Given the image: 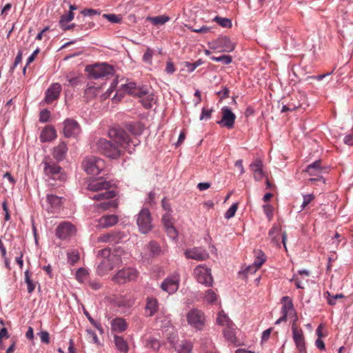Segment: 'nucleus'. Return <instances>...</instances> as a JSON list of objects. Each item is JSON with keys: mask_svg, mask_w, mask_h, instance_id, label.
<instances>
[{"mask_svg": "<svg viewBox=\"0 0 353 353\" xmlns=\"http://www.w3.org/2000/svg\"><path fill=\"white\" fill-rule=\"evenodd\" d=\"M108 136L111 141L99 138L95 141L94 147L99 152L111 159L119 158L130 142L133 143L134 145L137 144L130 140L129 135L123 129L119 127L110 129Z\"/></svg>", "mask_w": 353, "mask_h": 353, "instance_id": "f257e3e1", "label": "nucleus"}, {"mask_svg": "<svg viewBox=\"0 0 353 353\" xmlns=\"http://www.w3.org/2000/svg\"><path fill=\"white\" fill-rule=\"evenodd\" d=\"M121 253L123 250H115L111 252L110 249L105 248L100 250L98 257L101 259L97 266V272L103 276L121 263Z\"/></svg>", "mask_w": 353, "mask_h": 353, "instance_id": "f03ea898", "label": "nucleus"}, {"mask_svg": "<svg viewBox=\"0 0 353 353\" xmlns=\"http://www.w3.org/2000/svg\"><path fill=\"white\" fill-rule=\"evenodd\" d=\"M122 88L129 94L140 98L141 102L147 109L151 108L156 102L154 94L147 86H137V83L130 82L123 85Z\"/></svg>", "mask_w": 353, "mask_h": 353, "instance_id": "7ed1b4c3", "label": "nucleus"}, {"mask_svg": "<svg viewBox=\"0 0 353 353\" xmlns=\"http://www.w3.org/2000/svg\"><path fill=\"white\" fill-rule=\"evenodd\" d=\"M88 190L94 192L104 191V193L95 194L92 196L94 200L101 201L103 199H110L116 196L112 183L103 179H99L90 181L88 184Z\"/></svg>", "mask_w": 353, "mask_h": 353, "instance_id": "20e7f679", "label": "nucleus"}, {"mask_svg": "<svg viewBox=\"0 0 353 353\" xmlns=\"http://www.w3.org/2000/svg\"><path fill=\"white\" fill-rule=\"evenodd\" d=\"M42 164L43 165V172L49 178L61 181L66 180L67 176L63 168L50 157H46Z\"/></svg>", "mask_w": 353, "mask_h": 353, "instance_id": "39448f33", "label": "nucleus"}, {"mask_svg": "<svg viewBox=\"0 0 353 353\" xmlns=\"http://www.w3.org/2000/svg\"><path fill=\"white\" fill-rule=\"evenodd\" d=\"M85 71L88 72L89 79H98L102 78H108L113 75L114 68L107 63L94 64L87 65Z\"/></svg>", "mask_w": 353, "mask_h": 353, "instance_id": "423d86ee", "label": "nucleus"}, {"mask_svg": "<svg viewBox=\"0 0 353 353\" xmlns=\"http://www.w3.org/2000/svg\"><path fill=\"white\" fill-rule=\"evenodd\" d=\"M85 171L88 174L98 175L105 168L104 160L97 157H90L83 163Z\"/></svg>", "mask_w": 353, "mask_h": 353, "instance_id": "0eeeda50", "label": "nucleus"}, {"mask_svg": "<svg viewBox=\"0 0 353 353\" xmlns=\"http://www.w3.org/2000/svg\"><path fill=\"white\" fill-rule=\"evenodd\" d=\"M188 324L193 328L201 330L205 323V315L201 310L194 308L190 310L186 314Z\"/></svg>", "mask_w": 353, "mask_h": 353, "instance_id": "6e6552de", "label": "nucleus"}, {"mask_svg": "<svg viewBox=\"0 0 353 353\" xmlns=\"http://www.w3.org/2000/svg\"><path fill=\"white\" fill-rule=\"evenodd\" d=\"M194 276L196 281L207 287H210L213 283V278L211 275V270L203 265H198L194 270Z\"/></svg>", "mask_w": 353, "mask_h": 353, "instance_id": "1a4fd4ad", "label": "nucleus"}, {"mask_svg": "<svg viewBox=\"0 0 353 353\" xmlns=\"http://www.w3.org/2000/svg\"><path fill=\"white\" fill-rule=\"evenodd\" d=\"M139 272L132 268H125L120 270L114 275L112 280L118 283H124L134 281L137 279Z\"/></svg>", "mask_w": 353, "mask_h": 353, "instance_id": "9d476101", "label": "nucleus"}, {"mask_svg": "<svg viewBox=\"0 0 353 353\" xmlns=\"http://www.w3.org/2000/svg\"><path fill=\"white\" fill-rule=\"evenodd\" d=\"M210 48L220 52H230L234 50V45L227 37H221L209 43Z\"/></svg>", "mask_w": 353, "mask_h": 353, "instance_id": "9b49d317", "label": "nucleus"}, {"mask_svg": "<svg viewBox=\"0 0 353 353\" xmlns=\"http://www.w3.org/2000/svg\"><path fill=\"white\" fill-rule=\"evenodd\" d=\"M151 222L150 211L148 209H143L138 214L137 220V223L141 232L147 234L150 231L152 228Z\"/></svg>", "mask_w": 353, "mask_h": 353, "instance_id": "f8f14e48", "label": "nucleus"}, {"mask_svg": "<svg viewBox=\"0 0 353 353\" xmlns=\"http://www.w3.org/2000/svg\"><path fill=\"white\" fill-rule=\"evenodd\" d=\"M126 237L127 235L124 232L112 230L101 234L98 237L97 241L99 243L117 244L121 243Z\"/></svg>", "mask_w": 353, "mask_h": 353, "instance_id": "ddd939ff", "label": "nucleus"}, {"mask_svg": "<svg viewBox=\"0 0 353 353\" xmlns=\"http://www.w3.org/2000/svg\"><path fill=\"white\" fill-rule=\"evenodd\" d=\"M76 229L69 222L60 223L56 229V235L60 239H66L74 235Z\"/></svg>", "mask_w": 353, "mask_h": 353, "instance_id": "4468645a", "label": "nucleus"}, {"mask_svg": "<svg viewBox=\"0 0 353 353\" xmlns=\"http://www.w3.org/2000/svg\"><path fill=\"white\" fill-rule=\"evenodd\" d=\"M221 113L222 119L221 121H217V123L221 127H225L228 129L233 128L236 119L235 114L227 106L222 108Z\"/></svg>", "mask_w": 353, "mask_h": 353, "instance_id": "2eb2a0df", "label": "nucleus"}, {"mask_svg": "<svg viewBox=\"0 0 353 353\" xmlns=\"http://www.w3.org/2000/svg\"><path fill=\"white\" fill-rule=\"evenodd\" d=\"M281 301L283 304L281 308L282 316L276 321V324L286 321L287 316L294 312L292 301L289 296H283Z\"/></svg>", "mask_w": 353, "mask_h": 353, "instance_id": "dca6fc26", "label": "nucleus"}, {"mask_svg": "<svg viewBox=\"0 0 353 353\" xmlns=\"http://www.w3.org/2000/svg\"><path fill=\"white\" fill-rule=\"evenodd\" d=\"M179 278L177 275H172L166 278L161 283V289L169 293L175 292L179 288Z\"/></svg>", "mask_w": 353, "mask_h": 353, "instance_id": "f3484780", "label": "nucleus"}, {"mask_svg": "<svg viewBox=\"0 0 353 353\" xmlns=\"http://www.w3.org/2000/svg\"><path fill=\"white\" fill-rule=\"evenodd\" d=\"M63 125V134L66 137H75L80 132L79 125L73 119H66Z\"/></svg>", "mask_w": 353, "mask_h": 353, "instance_id": "a211bd4d", "label": "nucleus"}, {"mask_svg": "<svg viewBox=\"0 0 353 353\" xmlns=\"http://www.w3.org/2000/svg\"><path fill=\"white\" fill-rule=\"evenodd\" d=\"M293 339L296 345L297 349L300 352H303L305 350V338L301 329L296 327L295 323L292 324V327Z\"/></svg>", "mask_w": 353, "mask_h": 353, "instance_id": "6ab92c4d", "label": "nucleus"}, {"mask_svg": "<svg viewBox=\"0 0 353 353\" xmlns=\"http://www.w3.org/2000/svg\"><path fill=\"white\" fill-rule=\"evenodd\" d=\"M185 255L188 259L196 261H204L209 257L208 253L201 248H193L185 251Z\"/></svg>", "mask_w": 353, "mask_h": 353, "instance_id": "aec40b11", "label": "nucleus"}, {"mask_svg": "<svg viewBox=\"0 0 353 353\" xmlns=\"http://www.w3.org/2000/svg\"><path fill=\"white\" fill-rule=\"evenodd\" d=\"M119 221V218L115 214L103 215L97 220V227L99 228H108L116 225Z\"/></svg>", "mask_w": 353, "mask_h": 353, "instance_id": "412c9836", "label": "nucleus"}, {"mask_svg": "<svg viewBox=\"0 0 353 353\" xmlns=\"http://www.w3.org/2000/svg\"><path fill=\"white\" fill-rule=\"evenodd\" d=\"M61 91V86L59 83H53L46 92V102L51 103L57 99Z\"/></svg>", "mask_w": 353, "mask_h": 353, "instance_id": "4be33fe9", "label": "nucleus"}, {"mask_svg": "<svg viewBox=\"0 0 353 353\" xmlns=\"http://www.w3.org/2000/svg\"><path fill=\"white\" fill-rule=\"evenodd\" d=\"M159 308L158 301L154 298H147L145 307V314L147 316H152L155 314Z\"/></svg>", "mask_w": 353, "mask_h": 353, "instance_id": "5701e85b", "label": "nucleus"}, {"mask_svg": "<svg viewBox=\"0 0 353 353\" xmlns=\"http://www.w3.org/2000/svg\"><path fill=\"white\" fill-rule=\"evenodd\" d=\"M64 199L54 194H48L47 196V201L50 205L52 212L57 211L61 208L63 205Z\"/></svg>", "mask_w": 353, "mask_h": 353, "instance_id": "b1692460", "label": "nucleus"}, {"mask_svg": "<svg viewBox=\"0 0 353 353\" xmlns=\"http://www.w3.org/2000/svg\"><path fill=\"white\" fill-rule=\"evenodd\" d=\"M250 168L254 173V177L256 181H260L263 177V163L261 160L257 159L250 164Z\"/></svg>", "mask_w": 353, "mask_h": 353, "instance_id": "393cba45", "label": "nucleus"}, {"mask_svg": "<svg viewBox=\"0 0 353 353\" xmlns=\"http://www.w3.org/2000/svg\"><path fill=\"white\" fill-rule=\"evenodd\" d=\"M57 137L55 129L52 126L46 127L41 132L40 139L42 142L51 141Z\"/></svg>", "mask_w": 353, "mask_h": 353, "instance_id": "a878e982", "label": "nucleus"}, {"mask_svg": "<svg viewBox=\"0 0 353 353\" xmlns=\"http://www.w3.org/2000/svg\"><path fill=\"white\" fill-rule=\"evenodd\" d=\"M322 170L321 161L318 160L308 165L305 170H304V172L308 173L310 176H319L322 172Z\"/></svg>", "mask_w": 353, "mask_h": 353, "instance_id": "bb28decb", "label": "nucleus"}, {"mask_svg": "<svg viewBox=\"0 0 353 353\" xmlns=\"http://www.w3.org/2000/svg\"><path fill=\"white\" fill-rule=\"evenodd\" d=\"M68 151V148L64 142H61L53 150V157L58 161H61L65 158Z\"/></svg>", "mask_w": 353, "mask_h": 353, "instance_id": "cd10ccee", "label": "nucleus"}, {"mask_svg": "<svg viewBox=\"0 0 353 353\" xmlns=\"http://www.w3.org/2000/svg\"><path fill=\"white\" fill-rule=\"evenodd\" d=\"M111 326L113 331L122 332L127 329L128 324L124 319L116 318L111 321Z\"/></svg>", "mask_w": 353, "mask_h": 353, "instance_id": "c85d7f7f", "label": "nucleus"}, {"mask_svg": "<svg viewBox=\"0 0 353 353\" xmlns=\"http://www.w3.org/2000/svg\"><path fill=\"white\" fill-rule=\"evenodd\" d=\"M235 330V325L233 323H232V325H225V328L223 330V334L225 339L232 343H234L236 341Z\"/></svg>", "mask_w": 353, "mask_h": 353, "instance_id": "c756f323", "label": "nucleus"}, {"mask_svg": "<svg viewBox=\"0 0 353 353\" xmlns=\"http://www.w3.org/2000/svg\"><path fill=\"white\" fill-rule=\"evenodd\" d=\"M126 128L134 135H140L143 130V125L140 123H128Z\"/></svg>", "mask_w": 353, "mask_h": 353, "instance_id": "7c9ffc66", "label": "nucleus"}, {"mask_svg": "<svg viewBox=\"0 0 353 353\" xmlns=\"http://www.w3.org/2000/svg\"><path fill=\"white\" fill-rule=\"evenodd\" d=\"M192 349V343L186 341H181L178 346L175 347L177 353H190Z\"/></svg>", "mask_w": 353, "mask_h": 353, "instance_id": "2f4dec72", "label": "nucleus"}, {"mask_svg": "<svg viewBox=\"0 0 353 353\" xmlns=\"http://www.w3.org/2000/svg\"><path fill=\"white\" fill-rule=\"evenodd\" d=\"M100 92V87L88 85L85 90V97L88 100L92 99L98 95Z\"/></svg>", "mask_w": 353, "mask_h": 353, "instance_id": "473e14b6", "label": "nucleus"}, {"mask_svg": "<svg viewBox=\"0 0 353 353\" xmlns=\"http://www.w3.org/2000/svg\"><path fill=\"white\" fill-rule=\"evenodd\" d=\"M147 20L154 26L163 25L170 20V17L165 15H159L153 17H148Z\"/></svg>", "mask_w": 353, "mask_h": 353, "instance_id": "72a5a7b5", "label": "nucleus"}, {"mask_svg": "<svg viewBox=\"0 0 353 353\" xmlns=\"http://www.w3.org/2000/svg\"><path fill=\"white\" fill-rule=\"evenodd\" d=\"M114 342L116 347L120 351L126 352L128 350V344L121 336H114Z\"/></svg>", "mask_w": 353, "mask_h": 353, "instance_id": "f704fd0d", "label": "nucleus"}, {"mask_svg": "<svg viewBox=\"0 0 353 353\" xmlns=\"http://www.w3.org/2000/svg\"><path fill=\"white\" fill-rule=\"evenodd\" d=\"M216 321L219 325L223 326L232 325V321L229 319L228 315L223 310L219 312Z\"/></svg>", "mask_w": 353, "mask_h": 353, "instance_id": "c9c22d12", "label": "nucleus"}, {"mask_svg": "<svg viewBox=\"0 0 353 353\" xmlns=\"http://www.w3.org/2000/svg\"><path fill=\"white\" fill-rule=\"evenodd\" d=\"M105 201L101 203L99 205V208L103 210H109L110 208H117L118 207V203L116 200L104 199Z\"/></svg>", "mask_w": 353, "mask_h": 353, "instance_id": "e433bc0d", "label": "nucleus"}, {"mask_svg": "<svg viewBox=\"0 0 353 353\" xmlns=\"http://www.w3.org/2000/svg\"><path fill=\"white\" fill-rule=\"evenodd\" d=\"M74 13L73 12L70 11L66 14H63L61 17L60 21H59V26L61 28L63 27H65V26L68 24V22L71 21L74 19Z\"/></svg>", "mask_w": 353, "mask_h": 353, "instance_id": "4c0bfd02", "label": "nucleus"}, {"mask_svg": "<svg viewBox=\"0 0 353 353\" xmlns=\"http://www.w3.org/2000/svg\"><path fill=\"white\" fill-rule=\"evenodd\" d=\"M145 346L148 348H150L154 350H158L161 346V344L158 339L153 337H149L146 341Z\"/></svg>", "mask_w": 353, "mask_h": 353, "instance_id": "58836bf2", "label": "nucleus"}, {"mask_svg": "<svg viewBox=\"0 0 353 353\" xmlns=\"http://www.w3.org/2000/svg\"><path fill=\"white\" fill-rule=\"evenodd\" d=\"M148 249L150 250L152 256H157L161 252V248L155 241L150 242L148 245Z\"/></svg>", "mask_w": 353, "mask_h": 353, "instance_id": "ea45409f", "label": "nucleus"}, {"mask_svg": "<svg viewBox=\"0 0 353 353\" xmlns=\"http://www.w3.org/2000/svg\"><path fill=\"white\" fill-rule=\"evenodd\" d=\"M212 61L222 62L223 64L228 65L232 61V57L230 55H221L220 57H212Z\"/></svg>", "mask_w": 353, "mask_h": 353, "instance_id": "a19ab883", "label": "nucleus"}, {"mask_svg": "<svg viewBox=\"0 0 353 353\" xmlns=\"http://www.w3.org/2000/svg\"><path fill=\"white\" fill-rule=\"evenodd\" d=\"M88 271L84 268H79L76 272V279L80 282L83 283L88 279Z\"/></svg>", "mask_w": 353, "mask_h": 353, "instance_id": "79ce46f5", "label": "nucleus"}, {"mask_svg": "<svg viewBox=\"0 0 353 353\" xmlns=\"http://www.w3.org/2000/svg\"><path fill=\"white\" fill-rule=\"evenodd\" d=\"M255 256L256 259L254 263L260 268L266 260L265 256L261 250L256 251Z\"/></svg>", "mask_w": 353, "mask_h": 353, "instance_id": "37998d69", "label": "nucleus"}, {"mask_svg": "<svg viewBox=\"0 0 353 353\" xmlns=\"http://www.w3.org/2000/svg\"><path fill=\"white\" fill-rule=\"evenodd\" d=\"M281 231V227L274 225L269 231V236L272 238V241L276 244L279 243V239H276V234H278Z\"/></svg>", "mask_w": 353, "mask_h": 353, "instance_id": "c03bdc74", "label": "nucleus"}, {"mask_svg": "<svg viewBox=\"0 0 353 353\" xmlns=\"http://www.w3.org/2000/svg\"><path fill=\"white\" fill-rule=\"evenodd\" d=\"M213 21H216L219 25L223 28H230L232 26V22L228 18L216 17Z\"/></svg>", "mask_w": 353, "mask_h": 353, "instance_id": "a18cd8bd", "label": "nucleus"}, {"mask_svg": "<svg viewBox=\"0 0 353 353\" xmlns=\"http://www.w3.org/2000/svg\"><path fill=\"white\" fill-rule=\"evenodd\" d=\"M25 282L28 286V293H32L35 289V284L30 279V274L28 271L25 272Z\"/></svg>", "mask_w": 353, "mask_h": 353, "instance_id": "49530a36", "label": "nucleus"}, {"mask_svg": "<svg viewBox=\"0 0 353 353\" xmlns=\"http://www.w3.org/2000/svg\"><path fill=\"white\" fill-rule=\"evenodd\" d=\"M103 17L106 19L111 23H119L121 22L122 18L119 15L114 14H104Z\"/></svg>", "mask_w": 353, "mask_h": 353, "instance_id": "de8ad7c7", "label": "nucleus"}, {"mask_svg": "<svg viewBox=\"0 0 353 353\" xmlns=\"http://www.w3.org/2000/svg\"><path fill=\"white\" fill-rule=\"evenodd\" d=\"M238 209V203H233L225 214V218L230 219L232 218Z\"/></svg>", "mask_w": 353, "mask_h": 353, "instance_id": "09e8293b", "label": "nucleus"}, {"mask_svg": "<svg viewBox=\"0 0 353 353\" xmlns=\"http://www.w3.org/2000/svg\"><path fill=\"white\" fill-rule=\"evenodd\" d=\"M315 196L313 194H309L303 195V201L301 204V210L300 211H302L304 210L311 202L314 199Z\"/></svg>", "mask_w": 353, "mask_h": 353, "instance_id": "8fccbe9b", "label": "nucleus"}, {"mask_svg": "<svg viewBox=\"0 0 353 353\" xmlns=\"http://www.w3.org/2000/svg\"><path fill=\"white\" fill-rule=\"evenodd\" d=\"M205 299L212 303L216 300V294L213 290H208L205 292Z\"/></svg>", "mask_w": 353, "mask_h": 353, "instance_id": "3c124183", "label": "nucleus"}, {"mask_svg": "<svg viewBox=\"0 0 353 353\" xmlns=\"http://www.w3.org/2000/svg\"><path fill=\"white\" fill-rule=\"evenodd\" d=\"M326 294H327V303L331 305H334L336 304V299L343 297V295L342 294H338L334 296H332L329 292H327Z\"/></svg>", "mask_w": 353, "mask_h": 353, "instance_id": "603ef678", "label": "nucleus"}, {"mask_svg": "<svg viewBox=\"0 0 353 353\" xmlns=\"http://www.w3.org/2000/svg\"><path fill=\"white\" fill-rule=\"evenodd\" d=\"M263 208L268 219L271 221L273 218V207L271 205L266 204Z\"/></svg>", "mask_w": 353, "mask_h": 353, "instance_id": "864d4df0", "label": "nucleus"}, {"mask_svg": "<svg viewBox=\"0 0 353 353\" xmlns=\"http://www.w3.org/2000/svg\"><path fill=\"white\" fill-rule=\"evenodd\" d=\"M50 117V112L47 109H44L40 112L39 121L42 123L48 121Z\"/></svg>", "mask_w": 353, "mask_h": 353, "instance_id": "5fc2aeb1", "label": "nucleus"}, {"mask_svg": "<svg viewBox=\"0 0 353 353\" xmlns=\"http://www.w3.org/2000/svg\"><path fill=\"white\" fill-rule=\"evenodd\" d=\"M153 56V51L150 48H148L143 56V61L151 63Z\"/></svg>", "mask_w": 353, "mask_h": 353, "instance_id": "6e6d98bb", "label": "nucleus"}, {"mask_svg": "<svg viewBox=\"0 0 353 353\" xmlns=\"http://www.w3.org/2000/svg\"><path fill=\"white\" fill-rule=\"evenodd\" d=\"M68 261L71 264H74L79 259V254L77 252H72L68 254Z\"/></svg>", "mask_w": 353, "mask_h": 353, "instance_id": "4d7b16f0", "label": "nucleus"}, {"mask_svg": "<svg viewBox=\"0 0 353 353\" xmlns=\"http://www.w3.org/2000/svg\"><path fill=\"white\" fill-rule=\"evenodd\" d=\"M212 109L203 108L202 112L200 117V120L209 119L211 118Z\"/></svg>", "mask_w": 353, "mask_h": 353, "instance_id": "13d9d810", "label": "nucleus"}, {"mask_svg": "<svg viewBox=\"0 0 353 353\" xmlns=\"http://www.w3.org/2000/svg\"><path fill=\"white\" fill-rule=\"evenodd\" d=\"M162 221L165 228L173 225L171 221V216L169 213H166L163 216Z\"/></svg>", "mask_w": 353, "mask_h": 353, "instance_id": "bf43d9fd", "label": "nucleus"}, {"mask_svg": "<svg viewBox=\"0 0 353 353\" xmlns=\"http://www.w3.org/2000/svg\"><path fill=\"white\" fill-rule=\"evenodd\" d=\"M165 229H166L168 235L170 238L174 239L176 237V236H177L176 230L173 225H171V226L170 225L169 227H166Z\"/></svg>", "mask_w": 353, "mask_h": 353, "instance_id": "052dcab7", "label": "nucleus"}, {"mask_svg": "<svg viewBox=\"0 0 353 353\" xmlns=\"http://www.w3.org/2000/svg\"><path fill=\"white\" fill-rule=\"evenodd\" d=\"M41 341L46 343L48 344L50 343V335L49 333L46 331H43L39 333Z\"/></svg>", "mask_w": 353, "mask_h": 353, "instance_id": "680f3d73", "label": "nucleus"}, {"mask_svg": "<svg viewBox=\"0 0 353 353\" xmlns=\"http://www.w3.org/2000/svg\"><path fill=\"white\" fill-rule=\"evenodd\" d=\"M87 334L88 339H90L93 343H99V339L94 331L91 330H87Z\"/></svg>", "mask_w": 353, "mask_h": 353, "instance_id": "e2e57ef3", "label": "nucleus"}, {"mask_svg": "<svg viewBox=\"0 0 353 353\" xmlns=\"http://www.w3.org/2000/svg\"><path fill=\"white\" fill-rule=\"evenodd\" d=\"M22 60V51L19 50L15 58L13 65L10 68V71H13L17 65L21 62Z\"/></svg>", "mask_w": 353, "mask_h": 353, "instance_id": "0e129e2a", "label": "nucleus"}, {"mask_svg": "<svg viewBox=\"0 0 353 353\" xmlns=\"http://www.w3.org/2000/svg\"><path fill=\"white\" fill-rule=\"evenodd\" d=\"M259 268L254 263L252 265H249L245 270V274H252L255 273Z\"/></svg>", "mask_w": 353, "mask_h": 353, "instance_id": "69168bd1", "label": "nucleus"}, {"mask_svg": "<svg viewBox=\"0 0 353 353\" xmlns=\"http://www.w3.org/2000/svg\"><path fill=\"white\" fill-rule=\"evenodd\" d=\"M2 208L3 210L5 212L4 219L6 221H8L10 219V214L8 210L7 201L6 200L2 203Z\"/></svg>", "mask_w": 353, "mask_h": 353, "instance_id": "338daca9", "label": "nucleus"}, {"mask_svg": "<svg viewBox=\"0 0 353 353\" xmlns=\"http://www.w3.org/2000/svg\"><path fill=\"white\" fill-rule=\"evenodd\" d=\"M66 78L68 82V85L71 86H75L79 82L78 77H70V75H67Z\"/></svg>", "mask_w": 353, "mask_h": 353, "instance_id": "774afa93", "label": "nucleus"}]
</instances>
